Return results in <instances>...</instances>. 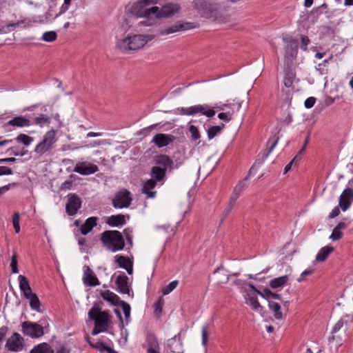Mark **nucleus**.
<instances>
[{
  "label": "nucleus",
  "mask_w": 353,
  "mask_h": 353,
  "mask_svg": "<svg viewBox=\"0 0 353 353\" xmlns=\"http://www.w3.org/2000/svg\"><path fill=\"white\" fill-rule=\"evenodd\" d=\"M105 143H106V142L105 140H99V141H94L93 143L85 145L83 147L84 148H93L97 145H104Z\"/></svg>",
  "instance_id": "58"
},
{
  "label": "nucleus",
  "mask_w": 353,
  "mask_h": 353,
  "mask_svg": "<svg viewBox=\"0 0 353 353\" xmlns=\"http://www.w3.org/2000/svg\"><path fill=\"white\" fill-rule=\"evenodd\" d=\"M88 317L94 321L95 327L92 331H107L112 323L110 313L102 311L99 307H92L89 310Z\"/></svg>",
  "instance_id": "4"
},
{
  "label": "nucleus",
  "mask_w": 353,
  "mask_h": 353,
  "mask_svg": "<svg viewBox=\"0 0 353 353\" xmlns=\"http://www.w3.org/2000/svg\"><path fill=\"white\" fill-rule=\"evenodd\" d=\"M289 281V276L284 275L277 278H274L270 281L269 285L273 289L283 287Z\"/></svg>",
  "instance_id": "30"
},
{
  "label": "nucleus",
  "mask_w": 353,
  "mask_h": 353,
  "mask_svg": "<svg viewBox=\"0 0 353 353\" xmlns=\"http://www.w3.org/2000/svg\"><path fill=\"white\" fill-rule=\"evenodd\" d=\"M119 305L121 306L123 312L124 313L126 323H128L129 321L130 316V310H131L130 306L128 303H127L126 302H125L123 301H121V303L119 304Z\"/></svg>",
  "instance_id": "41"
},
{
  "label": "nucleus",
  "mask_w": 353,
  "mask_h": 353,
  "mask_svg": "<svg viewBox=\"0 0 353 353\" xmlns=\"http://www.w3.org/2000/svg\"><path fill=\"white\" fill-rule=\"evenodd\" d=\"M132 229L130 228H127L123 231V236L125 237L127 244L130 245V247L132 246Z\"/></svg>",
  "instance_id": "45"
},
{
  "label": "nucleus",
  "mask_w": 353,
  "mask_h": 353,
  "mask_svg": "<svg viewBox=\"0 0 353 353\" xmlns=\"http://www.w3.org/2000/svg\"><path fill=\"white\" fill-rule=\"evenodd\" d=\"M248 177H245L243 181H240L234 188V194L232 196H239L240 193L243 191V188L246 186V181Z\"/></svg>",
  "instance_id": "46"
},
{
  "label": "nucleus",
  "mask_w": 353,
  "mask_h": 353,
  "mask_svg": "<svg viewBox=\"0 0 353 353\" xmlns=\"http://www.w3.org/2000/svg\"><path fill=\"white\" fill-rule=\"evenodd\" d=\"M347 226V225L345 222H339L335 228L342 231L343 230L345 229Z\"/></svg>",
  "instance_id": "63"
},
{
  "label": "nucleus",
  "mask_w": 353,
  "mask_h": 353,
  "mask_svg": "<svg viewBox=\"0 0 353 353\" xmlns=\"http://www.w3.org/2000/svg\"><path fill=\"white\" fill-rule=\"evenodd\" d=\"M179 112L183 115H194L201 113L207 117L211 118L214 116L215 111L208 105H195L189 108H178Z\"/></svg>",
  "instance_id": "9"
},
{
  "label": "nucleus",
  "mask_w": 353,
  "mask_h": 353,
  "mask_svg": "<svg viewBox=\"0 0 353 353\" xmlns=\"http://www.w3.org/2000/svg\"><path fill=\"white\" fill-rule=\"evenodd\" d=\"M224 128V124L222 123L221 125H213L210 126L208 130V138L209 139H213L215 136H216L219 133H220L222 129Z\"/></svg>",
  "instance_id": "36"
},
{
  "label": "nucleus",
  "mask_w": 353,
  "mask_h": 353,
  "mask_svg": "<svg viewBox=\"0 0 353 353\" xmlns=\"http://www.w3.org/2000/svg\"><path fill=\"white\" fill-rule=\"evenodd\" d=\"M343 236V233L341 230H338L336 228H334L332 233L331 234L330 239L332 241H339Z\"/></svg>",
  "instance_id": "51"
},
{
  "label": "nucleus",
  "mask_w": 353,
  "mask_h": 353,
  "mask_svg": "<svg viewBox=\"0 0 353 353\" xmlns=\"http://www.w3.org/2000/svg\"><path fill=\"white\" fill-rule=\"evenodd\" d=\"M218 118L225 122L230 121L232 119L231 114L229 112H221L218 114Z\"/></svg>",
  "instance_id": "55"
},
{
  "label": "nucleus",
  "mask_w": 353,
  "mask_h": 353,
  "mask_svg": "<svg viewBox=\"0 0 353 353\" xmlns=\"http://www.w3.org/2000/svg\"><path fill=\"white\" fill-rule=\"evenodd\" d=\"M98 218L92 216L85 220L83 224H81L80 232L83 235H86L90 232L94 227L97 225Z\"/></svg>",
  "instance_id": "21"
},
{
  "label": "nucleus",
  "mask_w": 353,
  "mask_h": 353,
  "mask_svg": "<svg viewBox=\"0 0 353 353\" xmlns=\"http://www.w3.org/2000/svg\"><path fill=\"white\" fill-rule=\"evenodd\" d=\"M347 324L346 321H344L343 319L339 321L334 327H333L332 331H339L340 330H347Z\"/></svg>",
  "instance_id": "50"
},
{
  "label": "nucleus",
  "mask_w": 353,
  "mask_h": 353,
  "mask_svg": "<svg viewBox=\"0 0 353 353\" xmlns=\"http://www.w3.org/2000/svg\"><path fill=\"white\" fill-rule=\"evenodd\" d=\"M181 10V6L177 3H168L163 5L161 8L157 6V11L154 16L157 19L168 18L178 13Z\"/></svg>",
  "instance_id": "10"
},
{
  "label": "nucleus",
  "mask_w": 353,
  "mask_h": 353,
  "mask_svg": "<svg viewBox=\"0 0 353 353\" xmlns=\"http://www.w3.org/2000/svg\"><path fill=\"white\" fill-rule=\"evenodd\" d=\"M157 163L163 166V168H171L173 165L172 160L166 155H160L157 159Z\"/></svg>",
  "instance_id": "33"
},
{
  "label": "nucleus",
  "mask_w": 353,
  "mask_h": 353,
  "mask_svg": "<svg viewBox=\"0 0 353 353\" xmlns=\"http://www.w3.org/2000/svg\"><path fill=\"white\" fill-rule=\"evenodd\" d=\"M57 141V131L54 129L46 132L42 140L36 145L34 152L39 156L50 152Z\"/></svg>",
  "instance_id": "6"
},
{
  "label": "nucleus",
  "mask_w": 353,
  "mask_h": 353,
  "mask_svg": "<svg viewBox=\"0 0 353 353\" xmlns=\"http://www.w3.org/2000/svg\"><path fill=\"white\" fill-rule=\"evenodd\" d=\"M340 213V210H339V207H335L332 210V212H330V215H329V217L330 219H333L336 216H337Z\"/></svg>",
  "instance_id": "59"
},
{
  "label": "nucleus",
  "mask_w": 353,
  "mask_h": 353,
  "mask_svg": "<svg viewBox=\"0 0 353 353\" xmlns=\"http://www.w3.org/2000/svg\"><path fill=\"white\" fill-rule=\"evenodd\" d=\"M165 168H162L159 166H154L152 168L151 170V176L156 180V181H161L163 179V178L165 176Z\"/></svg>",
  "instance_id": "32"
},
{
  "label": "nucleus",
  "mask_w": 353,
  "mask_h": 353,
  "mask_svg": "<svg viewBox=\"0 0 353 353\" xmlns=\"http://www.w3.org/2000/svg\"><path fill=\"white\" fill-rule=\"evenodd\" d=\"M188 130H189V132L191 134V137L193 140H197L200 138L201 136H200L199 131L197 127H196L195 125H190Z\"/></svg>",
  "instance_id": "49"
},
{
  "label": "nucleus",
  "mask_w": 353,
  "mask_h": 353,
  "mask_svg": "<svg viewBox=\"0 0 353 353\" xmlns=\"http://www.w3.org/2000/svg\"><path fill=\"white\" fill-rule=\"evenodd\" d=\"M50 123V117L41 114L38 117L34 119V123L43 127L45 124H49Z\"/></svg>",
  "instance_id": "40"
},
{
  "label": "nucleus",
  "mask_w": 353,
  "mask_h": 353,
  "mask_svg": "<svg viewBox=\"0 0 353 353\" xmlns=\"http://www.w3.org/2000/svg\"><path fill=\"white\" fill-rule=\"evenodd\" d=\"M216 279L219 284L226 283L229 280V274L222 266L218 268L214 272Z\"/></svg>",
  "instance_id": "28"
},
{
  "label": "nucleus",
  "mask_w": 353,
  "mask_h": 353,
  "mask_svg": "<svg viewBox=\"0 0 353 353\" xmlns=\"http://www.w3.org/2000/svg\"><path fill=\"white\" fill-rule=\"evenodd\" d=\"M26 299L30 301V306L32 310L37 312L40 311L41 303L36 294L34 293L33 294L28 296V298Z\"/></svg>",
  "instance_id": "35"
},
{
  "label": "nucleus",
  "mask_w": 353,
  "mask_h": 353,
  "mask_svg": "<svg viewBox=\"0 0 353 353\" xmlns=\"http://www.w3.org/2000/svg\"><path fill=\"white\" fill-rule=\"evenodd\" d=\"M334 251V248L331 246H325L321 248L316 256L317 262H323L327 258L330 254Z\"/></svg>",
  "instance_id": "31"
},
{
  "label": "nucleus",
  "mask_w": 353,
  "mask_h": 353,
  "mask_svg": "<svg viewBox=\"0 0 353 353\" xmlns=\"http://www.w3.org/2000/svg\"><path fill=\"white\" fill-rule=\"evenodd\" d=\"M18 279L19 282V288L23 292L25 298H28V296L34 294L32 292L28 280L25 276L19 275Z\"/></svg>",
  "instance_id": "23"
},
{
  "label": "nucleus",
  "mask_w": 353,
  "mask_h": 353,
  "mask_svg": "<svg viewBox=\"0 0 353 353\" xmlns=\"http://www.w3.org/2000/svg\"><path fill=\"white\" fill-rule=\"evenodd\" d=\"M106 223L112 227H119L125 223V216L123 214L112 215L106 221Z\"/></svg>",
  "instance_id": "29"
},
{
  "label": "nucleus",
  "mask_w": 353,
  "mask_h": 353,
  "mask_svg": "<svg viewBox=\"0 0 353 353\" xmlns=\"http://www.w3.org/2000/svg\"><path fill=\"white\" fill-rule=\"evenodd\" d=\"M278 141H279V138L277 137L274 141L273 143H272L271 146L270 147L269 150H268V152L266 154V157H268L270 153L271 152L274 150V148H275V146L276 145L277 143H278Z\"/></svg>",
  "instance_id": "61"
},
{
  "label": "nucleus",
  "mask_w": 353,
  "mask_h": 353,
  "mask_svg": "<svg viewBox=\"0 0 353 353\" xmlns=\"http://www.w3.org/2000/svg\"><path fill=\"white\" fill-rule=\"evenodd\" d=\"M30 353H52L50 347L46 343H43L35 346Z\"/></svg>",
  "instance_id": "34"
},
{
  "label": "nucleus",
  "mask_w": 353,
  "mask_h": 353,
  "mask_svg": "<svg viewBox=\"0 0 353 353\" xmlns=\"http://www.w3.org/2000/svg\"><path fill=\"white\" fill-rule=\"evenodd\" d=\"M15 140L19 143L28 146L34 141V138L26 134H20L16 137Z\"/></svg>",
  "instance_id": "39"
},
{
  "label": "nucleus",
  "mask_w": 353,
  "mask_h": 353,
  "mask_svg": "<svg viewBox=\"0 0 353 353\" xmlns=\"http://www.w3.org/2000/svg\"><path fill=\"white\" fill-rule=\"evenodd\" d=\"M163 304L164 301L161 299L154 303V312L157 314H159L161 312Z\"/></svg>",
  "instance_id": "53"
},
{
  "label": "nucleus",
  "mask_w": 353,
  "mask_h": 353,
  "mask_svg": "<svg viewBox=\"0 0 353 353\" xmlns=\"http://www.w3.org/2000/svg\"><path fill=\"white\" fill-rule=\"evenodd\" d=\"M157 2V0H139L132 6L130 12L138 17L149 18L157 11V6L148 7Z\"/></svg>",
  "instance_id": "5"
},
{
  "label": "nucleus",
  "mask_w": 353,
  "mask_h": 353,
  "mask_svg": "<svg viewBox=\"0 0 353 353\" xmlns=\"http://www.w3.org/2000/svg\"><path fill=\"white\" fill-rule=\"evenodd\" d=\"M353 201V188H345L339 197V206L343 211L347 210Z\"/></svg>",
  "instance_id": "18"
},
{
  "label": "nucleus",
  "mask_w": 353,
  "mask_h": 353,
  "mask_svg": "<svg viewBox=\"0 0 353 353\" xmlns=\"http://www.w3.org/2000/svg\"><path fill=\"white\" fill-rule=\"evenodd\" d=\"M57 33L54 31H48L43 34L42 40L47 42H52L56 40Z\"/></svg>",
  "instance_id": "44"
},
{
  "label": "nucleus",
  "mask_w": 353,
  "mask_h": 353,
  "mask_svg": "<svg viewBox=\"0 0 353 353\" xmlns=\"http://www.w3.org/2000/svg\"><path fill=\"white\" fill-rule=\"evenodd\" d=\"M100 294L105 301L110 302L114 305H119L121 301L116 294L108 290L101 292Z\"/></svg>",
  "instance_id": "27"
},
{
  "label": "nucleus",
  "mask_w": 353,
  "mask_h": 353,
  "mask_svg": "<svg viewBox=\"0 0 353 353\" xmlns=\"http://www.w3.org/2000/svg\"><path fill=\"white\" fill-rule=\"evenodd\" d=\"M100 241L103 247L112 252L123 250L125 239L121 232L118 230H105L101 234Z\"/></svg>",
  "instance_id": "2"
},
{
  "label": "nucleus",
  "mask_w": 353,
  "mask_h": 353,
  "mask_svg": "<svg viewBox=\"0 0 353 353\" xmlns=\"http://www.w3.org/2000/svg\"><path fill=\"white\" fill-rule=\"evenodd\" d=\"M17 159L14 157L0 159V163L15 162Z\"/></svg>",
  "instance_id": "62"
},
{
  "label": "nucleus",
  "mask_w": 353,
  "mask_h": 353,
  "mask_svg": "<svg viewBox=\"0 0 353 353\" xmlns=\"http://www.w3.org/2000/svg\"><path fill=\"white\" fill-rule=\"evenodd\" d=\"M175 140V137L172 134L157 133L152 140L158 148H163L172 144Z\"/></svg>",
  "instance_id": "17"
},
{
  "label": "nucleus",
  "mask_w": 353,
  "mask_h": 353,
  "mask_svg": "<svg viewBox=\"0 0 353 353\" xmlns=\"http://www.w3.org/2000/svg\"><path fill=\"white\" fill-rule=\"evenodd\" d=\"M193 28L192 23L189 22L182 23L177 21L174 24L165 28L160 31L161 35H168L178 32L185 31Z\"/></svg>",
  "instance_id": "14"
},
{
  "label": "nucleus",
  "mask_w": 353,
  "mask_h": 353,
  "mask_svg": "<svg viewBox=\"0 0 353 353\" xmlns=\"http://www.w3.org/2000/svg\"><path fill=\"white\" fill-rule=\"evenodd\" d=\"M146 342L148 348L159 349V343L156 336L153 333H149L147 335Z\"/></svg>",
  "instance_id": "37"
},
{
  "label": "nucleus",
  "mask_w": 353,
  "mask_h": 353,
  "mask_svg": "<svg viewBox=\"0 0 353 353\" xmlns=\"http://www.w3.org/2000/svg\"><path fill=\"white\" fill-rule=\"evenodd\" d=\"M192 6L202 17L211 19L220 23L228 21L227 16H223L219 13V6L217 3L208 0H194Z\"/></svg>",
  "instance_id": "1"
},
{
  "label": "nucleus",
  "mask_w": 353,
  "mask_h": 353,
  "mask_svg": "<svg viewBox=\"0 0 353 353\" xmlns=\"http://www.w3.org/2000/svg\"><path fill=\"white\" fill-rule=\"evenodd\" d=\"M247 304H248L254 310H258L261 307L258 301L257 297L255 295H248V298L247 299Z\"/></svg>",
  "instance_id": "42"
},
{
  "label": "nucleus",
  "mask_w": 353,
  "mask_h": 353,
  "mask_svg": "<svg viewBox=\"0 0 353 353\" xmlns=\"http://www.w3.org/2000/svg\"><path fill=\"white\" fill-rule=\"evenodd\" d=\"M83 281L85 285L90 287L97 286L100 284L97 276L88 265H84L83 267Z\"/></svg>",
  "instance_id": "19"
},
{
  "label": "nucleus",
  "mask_w": 353,
  "mask_h": 353,
  "mask_svg": "<svg viewBox=\"0 0 353 353\" xmlns=\"http://www.w3.org/2000/svg\"><path fill=\"white\" fill-rule=\"evenodd\" d=\"M310 40L308 37L301 35V48L303 50H307V46L310 44Z\"/></svg>",
  "instance_id": "52"
},
{
  "label": "nucleus",
  "mask_w": 353,
  "mask_h": 353,
  "mask_svg": "<svg viewBox=\"0 0 353 353\" xmlns=\"http://www.w3.org/2000/svg\"><path fill=\"white\" fill-rule=\"evenodd\" d=\"M10 267L12 269V272L13 274H17L19 272L18 270V263H17V255L16 252H14L11 257Z\"/></svg>",
  "instance_id": "48"
},
{
  "label": "nucleus",
  "mask_w": 353,
  "mask_h": 353,
  "mask_svg": "<svg viewBox=\"0 0 353 353\" xmlns=\"http://www.w3.org/2000/svg\"><path fill=\"white\" fill-rule=\"evenodd\" d=\"M316 102V99L314 97H309L307 98L304 103V105L305 108H311L314 105V103Z\"/></svg>",
  "instance_id": "57"
},
{
  "label": "nucleus",
  "mask_w": 353,
  "mask_h": 353,
  "mask_svg": "<svg viewBox=\"0 0 353 353\" xmlns=\"http://www.w3.org/2000/svg\"><path fill=\"white\" fill-rule=\"evenodd\" d=\"M24 346V340L17 332L14 334L7 340L6 347L12 352H20Z\"/></svg>",
  "instance_id": "12"
},
{
  "label": "nucleus",
  "mask_w": 353,
  "mask_h": 353,
  "mask_svg": "<svg viewBox=\"0 0 353 353\" xmlns=\"http://www.w3.org/2000/svg\"><path fill=\"white\" fill-rule=\"evenodd\" d=\"M30 124L31 123L30 120L23 116L13 117L12 119L9 120L6 123L7 125H11L19 128L30 126Z\"/></svg>",
  "instance_id": "24"
},
{
  "label": "nucleus",
  "mask_w": 353,
  "mask_h": 353,
  "mask_svg": "<svg viewBox=\"0 0 353 353\" xmlns=\"http://www.w3.org/2000/svg\"><path fill=\"white\" fill-rule=\"evenodd\" d=\"M72 185V182L66 181L61 185V189H70Z\"/></svg>",
  "instance_id": "64"
},
{
  "label": "nucleus",
  "mask_w": 353,
  "mask_h": 353,
  "mask_svg": "<svg viewBox=\"0 0 353 353\" xmlns=\"http://www.w3.org/2000/svg\"><path fill=\"white\" fill-rule=\"evenodd\" d=\"M294 78L295 73L293 71L292 66L284 65V85L287 88H290L293 84Z\"/></svg>",
  "instance_id": "26"
},
{
  "label": "nucleus",
  "mask_w": 353,
  "mask_h": 353,
  "mask_svg": "<svg viewBox=\"0 0 353 353\" xmlns=\"http://www.w3.org/2000/svg\"><path fill=\"white\" fill-rule=\"evenodd\" d=\"M132 201L130 192L127 190H121L116 194L112 199V205L115 208H128Z\"/></svg>",
  "instance_id": "11"
},
{
  "label": "nucleus",
  "mask_w": 353,
  "mask_h": 353,
  "mask_svg": "<svg viewBox=\"0 0 353 353\" xmlns=\"http://www.w3.org/2000/svg\"><path fill=\"white\" fill-rule=\"evenodd\" d=\"M157 185V182L154 179H148L143 184L142 192L145 194L148 198H154L156 195L155 191H152Z\"/></svg>",
  "instance_id": "25"
},
{
  "label": "nucleus",
  "mask_w": 353,
  "mask_h": 353,
  "mask_svg": "<svg viewBox=\"0 0 353 353\" xmlns=\"http://www.w3.org/2000/svg\"><path fill=\"white\" fill-rule=\"evenodd\" d=\"M116 284L121 293L130 294V290L128 285V277L125 273L121 274L117 277Z\"/></svg>",
  "instance_id": "20"
},
{
  "label": "nucleus",
  "mask_w": 353,
  "mask_h": 353,
  "mask_svg": "<svg viewBox=\"0 0 353 353\" xmlns=\"http://www.w3.org/2000/svg\"><path fill=\"white\" fill-rule=\"evenodd\" d=\"M20 214L19 212H14L12 215V223L16 233L20 232L19 225Z\"/></svg>",
  "instance_id": "47"
},
{
  "label": "nucleus",
  "mask_w": 353,
  "mask_h": 353,
  "mask_svg": "<svg viewBox=\"0 0 353 353\" xmlns=\"http://www.w3.org/2000/svg\"><path fill=\"white\" fill-rule=\"evenodd\" d=\"M313 270H305L303 271L300 276L297 279L298 282H302L305 280L306 276L312 274Z\"/></svg>",
  "instance_id": "54"
},
{
  "label": "nucleus",
  "mask_w": 353,
  "mask_h": 353,
  "mask_svg": "<svg viewBox=\"0 0 353 353\" xmlns=\"http://www.w3.org/2000/svg\"><path fill=\"white\" fill-rule=\"evenodd\" d=\"M81 208V199L75 194H72L67 201L65 212L69 216H74Z\"/></svg>",
  "instance_id": "13"
},
{
  "label": "nucleus",
  "mask_w": 353,
  "mask_h": 353,
  "mask_svg": "<svg viewBox=\"0 0 353 353\" xmlns=\"http://www.w3.org/2000/svg\"><path fill=\"white\" fill-rule=\"evenodd\" d=\"M256 292L261 296L268 300L269 307L274 312L275 318L277 319H282L283 314L281 311L280 303L276 301V300H279L281 302L283 301L281 295L280 294L272 292L268 288H265L263 292H261L258 290H256Z\"/></svg>",
  "instance_id": "7"
},
{
  "label": "nucleus",
  "mask_w": 353,
  "mask_h": 353,
  "mask_svg": "<svg viewBox=\"0 0 353 353\" xmlns=\"http://www.w3.org/2000/svg\"><path fill=\"white\" fill-rule=\"evenodd\" d=\"M179 281L175 280L170 282L168 285L164 286L162 289V293L163 295H167L173 291L178 285Z\"/></svg>",
  "instance_id": "43"
},
{
  "label": "nucleus",
  "mask_w": 353,
  "mask_h": 353,
  "mask_svg": "<svg viewBox=\"0 0 353 353\" xmlns=\"http://www.w3.org/2000/svg\"><path fill=\"white\" fill-rule=\"evenodd\" d=\"M283 41L286 43L284 47V65L292 66L298 53L297 41L292 38L284 37Z\"/></svg>",
  "instance_id": "8"
},
{
  "label": "nucleus",
  "mask_w": 353,
  "mask_h": 353,
  "mask_svg": "<svg viewBox=\"0 0 353 353\" xmlns=\"http://www.w3.org/2000/svg\"><path fill=\"white\" fill-rule=\"evenodd\" d=\"M238 199V196H232L229 200L227 207L225 208L223 214L222 221L225 219L230 212L232 211L233 207L235 205L236 201Z\"/></svg>",
  "instance_id": "38"
},
{
  "label": "nucleus",
  "mask_w": 353,
  "mask_h": 353,
  "mask_svg": "<svg viewBox=\"0 0 353 353\" xmlns=\"http://www.w3.org/2000/svg\"><path fill=\"white\" fill-rule=\"evenodd\" d=\"M99 170L98 166L95 164L85 161L79 162L74 168V172L81 175H90Z\"/></svg>",
  "instance_id": "16"
},
{
  "label": "nucleus",
  "mask_w": 353,
  "mask_h": 353,
  "mask_svg": "<svg viewBox=\"0 0 353 353\" xmlns=\"http://www.w3.org/2000/svg\"><path fill=\"white\" fill-rule=\"evenodd\" d=\"M153 39L152 35L129 34L118 42V47L123 51L136 50L143 47L148 41Z\"/></svg>",
  "instance_id": "3"
},
{
  "label": "nucleus",
  "mask_w": 353,
  "mask_h": 353,
  "mask_svg": "<svg viewBox=\"0 0 353 353\" xmlns=\"http://www.w3.org/2000/svg\"><path fill=\"white\" fill-rule=\"evenodd\" d=\"M116 262L119 266L125 269L129 274H132L133 272L132 262L128 257L124 256H117Z\"/></svg>",
  "instance_id": "22"
},
{
  "label": "nucleus",
  "mask_w": 353,
  "mask_h": 353,
  "mask_svg": "<svg viewBox=\"0 0 353 353\" xmlns=\"http://www.w3.org/2000/svg\"><path fill=\"white\" fill-rule=\"evenodd\" d=\"M12 174V170L10 168L6 166H0V176L10 175Z\"/></svg>",
  "instance_id": "56"
},
{
  "label": "nucleus",
  "mask_w": 353,
  "mask_h": 353,
  "mask_svg": "<svg viewBox=\"0 0 353 353\" xmlns=\"http://www.w3.org/2000/svg\"><path fill=\"white\" fill-rule=\"evenodd\" d=\"M48 328L49 323L46 318L41 319L38 323L25 321L22 323L23 331H44Z\"/></svg>",
  "instance_id": "15"
},
{
  "label": "nucleus",
  "mask_w": 353,
  "mask_h": 353,
  "mask_svg": "<svg viewBox=\"0 0 353 353\" xmlns=\"http://www.w3.org/2000/svg\"><path fill=\"white\" fill-rule=\"evenodd\" d=\"M298 158V155H296L288 164H287L285 167L284 174H286L288 171H290L292 168V164L294 161Z\"/></svg>",
  "instance_id": "60"
}]
</instances>
